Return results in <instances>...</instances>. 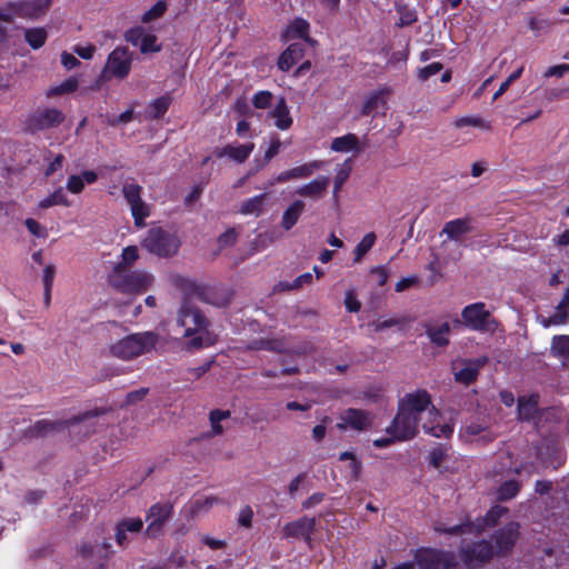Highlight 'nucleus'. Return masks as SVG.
<instances>
[{
	"instance_id": "49",
	"label": "nucleus",
	"mask_w": 569,
	"mask_h": 569,
	"mask_svg": "<svg viewBox=\"0 0 569 569\" xmlns=\"http://www.w3.org/2000/svg\"><path fill=\"white\" fill-rule=\"evenodd\" d=\"M273 94L268 90H260L252 97V104L257 109H267L272 104Z\"/></svg>"
},
{
	"instance_id": "54",
	"label": "nucleus",
	"mask_w": 569,
	"mask_h": 569,
	"mask_svg": "<svg viewBox=\"0 0 569 569\" xmlns=\"http://www.w3.org/2000/svg\"><path fill=\"white\" fill-rule=\"evenodd\" d=\"M252 518H253V510L249 505H247V506L242 507L239 512L238 523H239V526L249 529L252 527Z\"/></svg>"
},
{
	"instance_id": "34",
	"label": "nucleus",
	"mask_w": 569,
	"mask_h": 569,
	"mask_svg": "<svg viewBox=\"0 0 569 569\" xmlns=\"http://www.w3.org/2000/svg\"><path fill=\"white\" fill-rule=\"evenodd\" d=\"M267 200V193H260L252 198L244 200L240 208V213L242 214H253L259 217L264 209V203Z\"/></svg>"
},
{
	"instance_id": "60",
	"label": "nucleus",
	"mask_w": 569,
	"mask_h": 569,
	"mask_svg": "<svg viewBox=\"0 0 569 569\" xmlns=\"http://www.w3.org/2000/svg\"><path fill=\"white\" fill-rule=\"evenodd\" d=\"M398 11L400 13L399 21L397 22L398 27L410 26L417 21V16L413 11H409L406 8L403 9V11L402 9H399Z\"/></svg>"
},
{
	"instance_id": "11",
	"label": "nucleus",
	"mask_w": 569,
	"mask_h": 569,
	"mask_svg": "<svg viewBox=\"0 0 569 569\" xmlns=\"http://www.w3.org/2000/svg\"><path fill=\"white\" fill-rule=\"evenodd\" d=\"M415 565L419 569H453L457 562L450 552L425 548L416 551Z\"/></svg>"
},
{
	"instance_id": "23",
	"label": "nucleus",
	"mask_w": 569,
	"mask_h": 569,
	"mask_svg": "<svg viewBox=\"0 0 569 569\" xmlns=\"http://www.w3.org/2000/svg\"><path fill=\"white\" fill-rule=\"evenodd\" d=\"M390 94V89L385 87L379 90H376L371 92L363 101L360 116L361 117H369L373 116L375 112L379 109H386L387 108V100L386 98Z\"/></svg>"
},
{
	"instance_id": "51",
	"label": "nucleus",
	"mask_w": 569,
	"mask_h": 569,
	"mask_svg": "<svg viewBox=\"0 0 569 569\" xmlns=\"http://www.w3.org/2000/svg\"><path fill=\"white\" fill-rule=\"evenodd\" d=\"M161 46L157 43L154 34H143L140 41V51L142 53L159 52Z\"/></svg>"
},
{
	"instance_id": "56",
	"label": "nucleus",
	"mask_w": 569,
	"mask_h": 569,
	"mask_svg": "<svg viewBox=\"0 0 569 569\" xmlns=\"http://www.w3.org/2000/svg\"><path fill=\"white\" fill-rule=\"evenodd\" d=\"M238 234L233 228L228 229L218 237V243L221 248L229 247L236 243Z\"/></svg>"
},
{
	"instance_id": "47",
	"label": "nucleus",
	"mask_w": 569,
	"mask_h": 569,
	"mask_svg": "<svg viewBox=\"0 0 569 569\" xmlns=\"http://www.w3.org/2000/svg\"><path fill=\"white\" fill-rule=\"evenodd\" d=\"M167 10V3L162 0L157 1L149 10H147L141 21L143 23H150L159 18H161Z\"/></svg>"
},
{
	"instance_id": "53",
	"label": "nucleus",
	"mask_w": 569,
	"mask_h": 569,
	"mask_svg": "<svg viewBox=\"0 0 569 569\" xmlns=\"http://www.w3.org/2000/svg\"><path fill=\"white\" fill-rule=\"evenodd\" d=\"M24 226L27 227L28 231L37 238L48 237L47 228L41 226L37 220L32 218L26 219Z\"/></svg>"
},
{
	"instance_id": "37",
	"label": "nucleus",
	"mask_w": 569,
	"mask_h": 569,
	"mask_svg": "<svg viewBox=\"0 0 569 569\" xmlns=\"http://www.w3.org/2000/svg\"><path fill=\"white\" fill-rule=\"evenodd\" d=\"M569 287L565 290L561 300L557 306V312L550 318L552 325H563L569 320Z\"/></svg>"
},
{
	"instance_id": "58",
	"label": "nucleus",
	"mask_w": 569,
	"mask_h": 569,
	"mask_svg": "<svg viewBox=\"0 0 569 569\" xmlns=\"http://www.w3.org/2000/svg\"><path fill=\"white\" fill-rule=\"evenodd\" d=\"M316 351L313 343L310 340H303L296 346L290 352L298 356H308Z\"/></svg>"
},
{
	"instance_id": "38",
	"label": "nucleus",
	"mask_w": 569,
	"mask_h": 569,
	"mask_svg": "<svg viewBox=\"0 0 569 569\" xmlns=\"http://www.w3.org/2000/svg\"><path fill=\"white\" fill-rule=\"evenodd\" d=\"M52 206H63V207H70L71 201L66 196L63 189L60 187L57 190H54L52 193H50L48 197L42 199L39 202V208L41 209H48Z\"/></svg>"
},
{
	"instance_id": "15",
	"label": "nucleus",
	"mask_w": 569,
	"mask_h": 569,
	"mask_svg": "<svg viewBox=\"0 0 569 569\" xmlns=\"http://www.w3.org/2000/svg\"><path fill=\"white\" fill-rule=\"evenodd\" d=\"M419 420L401 408H397V415L386 428L388 435H396L398 441H408L418 435Z\"/></svg>"
},
{
	"instance_id": "9",
	"label": "nucleus",
	"mask_w": 569,
	"mask_h": 569,
	"mask_svg": "<svg viewBox=\"0 0 569 569\" xmlns=\"http://www.w3.org/2000/svg\"><path fill=\"white\" fill-rule=\"evenodd\" d=\"M66 119L64 113L57 108H38L26 121V130L31 133L59 127Z\"/></svg>"
},
{
	"instance_id": "22",
	"label": "nucleus",
	"mask_w": 569,
	"mask_h": 569,
	"mask_svg": "<svg viewBox=\"0 0 569 569\" xmlns=\"http://www.w3.org/2000/svg\"><path fill=\"white\" fill-rule=\"evenodd\" d=\"M305 50V43L293 42L289 44L278 58V68L283 72L289 71L297 62L303 58Z\"/></svg>"
},
{
	"instance_id": "4",
	"label": "nucleus",
	"mask_w": 569,
	"mask_h": 569,
	"mask_svg": "<svg viewBox=\"0 0 569 569\" xmlns=\"http://www.w3.org/2000/svg\"><path fill=\"white\" fill-rule=\"evenodd\" d=\"M509 509L501 505L492 506L483 517L477 518L475 521H470L467 519L466 521L456 525V526H445L438 525L436 526V531L450 535V536H459L463 533H475L480 535L487 528L496 527L500 519L508 513Z\"/></svg>"
},
{
	"instance_id": "17",
	"label": "nucleus",
	"mask_w": 569,
	"mask_h": 569,
	"mask_svg": "<svg viewBox=\"0 0 569 569\" xmlns=\"http://www.w3.org/2000/svg\"><path fill=\"white\" fill-rule=\"evenodd\" d=\"M339 421L337 423V428L340 431H346L348 429L362 432L367 431L371 428L373 417L370 411L358 409V408H348L339 413Z\"/></svg>"
},
{
	"instance_id": "39",
	"label": "nucleus",
	"mask_w": 569,
	"mask_h": 569,
	"mask_svg": "<svg viewBox=\"0 0 569 569\" xmlns=\"http://www.w3.org/2000/svg\"><path fill=\"white\" fill-rule=\"evenodd\" d=\"M377 240L373 232L365 234L361 241L356 246L353 250V262H360L362 258L372 249Z\"/></svg>"
},
{
	"instance_id": "52",
	"label": "nucleus",
	"mask_w": 569,
	"mask_h": 569,
	"mask_svg": "<svg viewBox=\"0 0 569 569\" xmlns=\"http://www.w3.org/2000/svg\"><path fill=\"white\" fill-rule=\"evenodd\" d=\"M443 69V64L441 62H432L423 68L418 70V78L421 81H427L432 76H436Z\"/></svg>"
},
{
	"instance_id": "46",
	"label": "nucleus",
	"mask_w": 569,
	"mask_h": 569,
	"mask_svg": "<svg viewBox=\"0 0 569 569\" xmlns=\"http://www.w3.org/2000/svg\"><path fill=\"white\" fill-rule=\"evenodd\" d=\"M422 429L426 433L431 435L436 438H449L453 432V426L450 423L432 425L423 423Z\"/></svg>"
},
{
	"instance_id": "29",
	"label": "nucleus",
	"mask_w": 569,
	"mask_h": 569,
	"mask_svg": "<svg viewBox=\"0 0 569 569\" xmlns=\"http://www.w3.org/2000/svg\"><path fill=\"white\" fill-rule=\"evenodd\" d=\"M470 218H458L445 223L441 233H446L448 239L458 241L461 236L471 231Z\"/></svg>"
},
{
	"instance_id": "27",
	"label": "nucleus",
	"mask_w": 569,
	"mask_h": 569,
	"mask_svg": "<svg viewBox=\"0 0 569 569\" xmlns=\"http://www.w3.org/2000/svg\"><path fill=\"white\" fill-rule=\"evenodd\" d=\"M310 24L303 18H296L291 21L286 30L282 33V38L284 41H290L293 39H302L307 42H311L309 37Z\"/></svg>"
},
{
	"instance_id": "16",
	"label": "nucleus",
	"mask_w": 569,
	"mask_h": 569,
	"mask_svg": "<svg viewBox=\"0 0 569 569\" xmlns=\"http://www.w3.org/2000/svg\"><path fill=\"white\" fill-rule=\"evenodd\" d=\"M132 57L126 47H117L113 49L107 59V63L103 70L107 79L117 78L124 79L128 77L131 70Z\"/></svg>"
},
{
	"instance_id": "43",
	"label": "nucleus",
	"mask_w": 569,
	"mask_h": 569,
	"mask_svg": "<svg viewBox=\"0 0 569 569\" xmlns=\"http://www.w3.org/2000/svg\"><path fill=\"white\" fill-rule=\"evenodd\" d=\"M78 87H79L78 79L74 77H70V78L66 79L63 82H61L60 84L52 87L48 91V96L52 97V96H61V94H66V93H71V92H74L78 89Z\"/></svg>"
},
{
	"instance_id": "32",
	"label": "nucleus",
	"mask_w": 569,
	"mask_h": 569,
	"mask_svg": "<svg viewBox=\"0 0 569 569\" xmlns=\"http://www.w3.org/2000/svg\"><path fill=\"white\" fill-rule=\"evenodd\" d=\"M171 103L172 97L169 92L152 100L148 106V117L153 120L162 118L169 110Z\"/></svg>"
},
{
	"instance_id": "63",
	"label": "nucleus",
	"mask_w": 569,
	"mask_h": 569,
	"mask_svg": "<svg viewBox=\"0 0 569 569\" xmlns=\"http://www.w3.org/2000/svg\"><path fill=\"white\" fill-rule=\"evenodd\" d=\"M567 71H569V64H557V66H552V67H549L545 73H543V77L545 78H550V77H558V78H561Z\"/></svg>"
},
{
	"instance_id": "30",
	"label": "nucleus",
	"mask_w": 569,
	"mask_h": 569,
	"mask_svg": "<svg viewBox=\"0 0 569 569\" xmlns=\"http://www.w3.org/2000/svg\"><path fill=\"white\" fill-rule=\"evenodd\" d=\"M306 204L302 200H295L282 213L281 219V227L289 231L291 230L297 222L299 221V218L301 217L302 212L305 211Z\"/></svg>"
},
{
	"instance_id": "13",
	"label": "nucleus",
	"mask_w": 569,
	"mask_h": 569,
	"mask_svg": "<svg viewBox=\"0 0 569 569\" xmlns=\"http://www.w3.org/2000/svg\"><path fill=\"white\" fill-rule=\"evenodd\" d=\"M142 187L136 182H126L122 186V193L131 209V214L134 226L142 228L146 226V218L149 217L150 211L148 206L141 198Z\"/></svg>"
},
{
	"instance_id": "36",
	"label": "nucleus",
	"mask_w": 569,
	"mask_h": 569,
	"mask_svg": "<svg viewBox=\"0 0 569 569\" xmlns=\"http://www.w3.org/2000/svg\"><path fill=\"white\" fill-rule=\"evenodd\" d=\"M522 485L519 480L510 479L503 481L497 490V499L499 501H508L513 499L520 491Z\"/></svg>"
},
{
	"instance_id": "59",
	"label": "nucleus",
	"mask_w": 569,
	"mask_h": 569,
	"mask_svg": "<svg viewBox=\"0 0 569 569\" xmlns=\"http://www.w3.org/2000/svg\"><path fill=\"white\" fill-rule=\"evenodd\" d=\"M54 277H56V267L53 264L46 266V268L43 269V274H42L43 288L52 289Z\"/></svg>"
},
{
	"instance_id": "45",
	"label": "nucleus",
	"mask_w": 569,
	"mask_h": 569,
	"mask_svg": "<svg viewBox=\"0 0 569 569\" xmlns=\"http://www.w3.org/2000/svg\"><path fill=\"white\" fill-rule=\"evenodd\" d=\"M340 461L350 460L349 469L352 480H358L362 470V463L357 456L351 451H343L339 455Z\"/></svg>"
},
{
	"instance_id": "64",
	"label": "nucleus",
	"mask_w": 569,
	"mask_h": 569,
	"mask_svg": "<svg viewBox=\"0 0 569 569\" xmlns=\"http://www.w3.org/2000/svg\"><path fill=\"white\" fill-rule=\"evenodd\" d=\"M61 63L67 70H72L80 66V61L73 54L67 51L61 53Z\"/></svg>"
},
{
	"instance_id": "26",
	"label": "nucleus",
	"mask_w": 569,
	"mask_h": 569,
	"mask_svg": "<svg viewBox=\"0 0 569 569\" xmlns=\"http://www.w3.org/2000/svg\"><path fill=\"white\" fill-rule=\"evenodd\" d=\"M423 327L426 329L427 337L433 346L445 348L449 345V335L451 332L449 322L445 321L439 326L427 323Z\"/></svg>"
},
{
	"instance_id": "28",
	"label": "nucleus",
	"mask_w": 569,
	"mask_h": 569,
	"mask_svg": "<svg viewBox=\"0 0 569 569\" xmlns=\"http://www.w3.org/2000/svg\"><path fill=\"white\" fill-rule=\"evenodd\" d=\"M269 117L274 119V126L280 130H288L293 122L283 97L278 99L274 108L269 112Z\"/></svg>"
},
{
	"instance_id": "33",
	"label": "nucleus",
	"mask_w": 569,
	"mask_h": 569,
	"mask_svg": "<svg viewBox=\"0 0 569 569\" xmlns=\"http://www.w3.org/2000/svg\"><path fill=\"white\" fill-rule=\"evenodd\" d=\"M331 150L336 152L359 151V138L355 133L337 137L331 142Z\"/></svg>"
},
{
	"instance_id": "18",
	"label": "nucleus",
	"mask_w": 569,
	"mask_h": 569,
	"mask_svg": "<svg viewBox=\"0 0 569 569\" xmlns=\"http://www.w3.org/2000/svg\"><path fill=\"white\" fill-rule=\"evenodd\" d=\"M53 0H18L10 1L17 17L37 20L51 7Z\"/></svg>"
},
{
	"instance_id": "31",
	"label": "nucleus",
	"mask_w": 569,
	"mask_h": 569,
	"mask_svg": "<svg viewBox=\"0 0 569 569\" xmlns=\"http://www.w3.org/2000/svg\"><path fill=\"white\" fill-rule=\"evenodd\" d=\"M329 184L330 179L328 177H319L310 181L309 183L301 186L297 190V193L301 197L319 198L326 192Z\"/></svg>"
},
{
	"instance_id": "14",
	"label": "nucleus",
	"mask_w": 569,
	"mask_h": 569,
	"mask_svg": "<svg viewBox=\"0 0 569 569\" xmlns=\"http://www.w3.org/2000/svg\"><path fill=\"white\" fill-rule=\"evenodd\" d=\"M174 512L173 505L169 501L157 502L147 511V521H149L146 536L158 538L163 532L164 525L172 518Z\"/></svg>"
},
{
	"instance_id": "62",
	"label": "nucleus",
	"mask_w": 569,
	"mask_h": 569,
	"mask_svg": "<svg viewBox=\"0 0 569 569\" xmlns=\"http://www.w3.org/2000/svg\"><path fill=\"white\" fill-rule=\"evenodd\" d=\"M149 388H140L138 390L130 391L127 395L126 402L128 405H134L141 400L144 399V397L148 395Z\"/></svg>"
},
{
	"instance_id": "3",
	"label": "nucleus",
	"mask_w": 569,
	"mask_h": 569,
	"mask_svg": "<svg viewBox=\"0 0 569 569\" xmlns=\"http://www.w3.org/2000/svg\"><path fill=\"white\" fill-rule=\"evenodd\" d=\"M107 281L118 292L140 293L151 287L153 277L144 270H121V266H114Z\"/></svg>"
},
{
	"instance_id": "20",
	"label": "nucleus",
	"mask_w": 569,
	"mask_h": 569,
	"mask_svg": "<svg viewBox=\"0 0 569 569\" xmlns=\"http://www.w3.org/2000/svg\"><path fill=\"white\" fill-rule=\"evenodd\" d=\"M487 362L488 358L486 356L473 360H466L465 366L455 373V380L466 386L473 383L479 376L480 369Z\"/></svg>"
},
{
	"instance_id": "44",
	"label": "nucleus",
	"mask_w": 569,
	"mask_h": 569,
	"mask_svg": "<svg viewBox=\"0 0 569 569\" xmlns=\"http://www.w3.org/2000/svg\"><path fill=\"white\" fill-rule=\"evenodd\" d=\"M551 350L556 356L569 359V336H555L552 338Z\"/></svg>"
},
{
	"instance_id": "19",
	"label": "nucleus",
	"mask_w": 569,
	"mask_h": 569,
	"mask_svg": "<svg viewBox=\"0 0 569 569\" xmlns=\"http://www.w3.org/2000/svg\"><path fill=\"white\" fill-rule=\"evenodd\" d=\"M315 527V518L303 517L286 523L282 528V532L284 538H305L309 540Z\"/></svg>"
},
{
	"instance_id": "25",
	"label": "nucleus",
	"mask_w": 569,
	"mask_h": 569,
	"mask_svg": "<svg viewBox=\"0 0 569 569\" xmlns=\"http://www.w3.org/2000/svg\"><path fill=\"white\" fill-rule=\"evenodd\" d=\"M254 149V143H246V144H239V146H231L227 144L223 148L216 149L214 154L218 158L222 157H229L233 161L238 163H243L251 154V152Z\"/></svg>"
},
{
	"instance_id": "10",
	"label": "nucleus",
	"mask_w": 569,
	"mask_h": 569,
	"mask_svg": "<svg viewBox=\"0 0 569 569\" xmlns=\"http://www.w3.org/2000/svg\"><path fill=\"white\" fill-rule=\"evenodd\" d=\"M398 407L412 415L419 421L420 415L426 410L429 411L430 416H439L438 410L432 405L431 396L426 389H417L413 392L406 393L398 401Z\"/></svg>"
},
{
	"instance_id": "55",
	"label": "nucleus",
	"mask_w": 569,
	"mask_h": 569,
	"mask_svg": "<svg viewBox=\"0 0 569 569\" xmlns=\"http://www.w3.org/2000/svg\"><path fill=\"white\" fill-rule=\"evenodd\" d=\"M67 189L74 194H79L84 189L83 179L80 174H71L67 181Z\"/></svg>"
},
{
	"instance_id": "6",
	"label": "nucleus",
	"mask_w": 569,
	"mask_h": 569,
	"mask_svg": "<svg viewBox=\"0 0 569 569\" xmlns=\"http://www.w3.org/2000/svg\"><path fill=\"white\" fill-rule=\"evenodd\" d=\"M461 318L466 327L473 331L493 332L498 321L486 309L483 302H475L466 306L461 311Z\"/></svg>"
},
{
	"instance_id": "1",
	"label": "nucleus",
	"mask_w": 569,
	"mask_h": 569,
	"mask_svg": "<svg viewBox=\"0 0 569 569\" xmlns=\"http://www.w3.org/2000/svg\"><path fill=\"white\" fill-rule=\"evenodd\" d=\"M177 325L184 329L183 337H191L186 345L188 350L201 349L204 346L202 333L208 330L209 320L190 299L182 301Z\"/></svg>"
},
{
	"instance_id": "21",
	"label": "nucleus",
	"mask_w": 569,
	"mask_h": 569,
	"mask_svg": "<svg viewBox=\"0 0 569 569\" xmlns=\"http://www.w3.org/2000/svg\"><path fill=\"white\" fill-rule=\"evenodd\" d=\"M319 161H311L308 163H303L301 166L291 168L289 170L281 171L279 174L276 176L274 182L277 183H284L290 180L296 179H306L313 174L316 170L320 168Z\"/></svg>"
},
{
	"instance_id": "7",
	"label": "nucleus",
	"mask_w": 569,
	"mask_h": 569,
	"mask_svg": "<svg viewBox=\"0 0 569 569\" xmlns=\"http://www.w3.org/2000/svg\"><path fill=\"white\" fill-rule=\"evenodd\" d=\"M460 559L468 568H480L489 563L495 557V548L491 541L481 539L461 546Z\"/></svg>"
},
{
	"instance_id": "41",
	"label": "nucleus",
	"mask_w": 569,
	"mask_h": 569,
	"mask_svg": "<svg viewBox=\"0 0 569 569\" xmlns=\"http://www.w3.org/2000/svg\"><path fill=\"white\" fill-rule=\"evenodd\" d=\"M231 413L229 410L213 409L209 413V421L211 425V435L220 436L223 433V427L221 421L230 418Z\"/></svg>"
},
{
	"instance_id": "24",
	"label": "nucleus",
	"mask_w": 569,
	"mask_h": 569,
	"mask_svg": "<svg viewBox=\"0 0 569 569\" xmlns=\"http://www.w3.org/2000/svg\"><path fill=\"white\" fill-rule=\"evenodd\" d=\"M539 395L521 396L517 400V417L520 421H531L538 413Z\"/></svg>"
},
{
	"instance_id": "61",
	"label": "nucleus",
	"mask_w": 569,
	"mask_h": 569,
	"mask_svg": "<svg viewBox=\"0 0 569 569\" xmlns=\"http://www.w3.org/2000/svg\"><path fill=\"white\" fill-rule=\"evenodd\" d=\"M313 280V276L311 272H305L297 277L289 286V289H300L305 284H310Z\"/></svg>"
},
{
	"instance_id": "12",
	"label": "nucleus",
	"mask_w": 569,
	"mask_h": 569,
	"mask_svg": "<svg viewBox=\"0 0 569 569\" xmlns=\"http://www.w3.org/2000/svg\"><path fill=\"white\" fill-rule=\"evenodd\" d=\"M520 537V525L517 521H509L495 530L491 535L495 556L505 557L511 553Z\"/></svg>"
},
{
	"instance_id": "5",
	"label": "nucleus",
	"mask_w": 569,
	"mask_h": 569,
	"mask_svg": "<svg viewBox=\"0 0 569 569\" xmlns=\"http://www.w3.org/2000/svg\"><path fill=\"white\" fill-rule=\"evenodd\" d=\"M141 247L159 258H171L178 253L181 241L176 233L158 227L147 231Z\"/></svg>"
},
{
	"instance_id": "42",
	"label": "nucleus",
	"mask_w": 569,
	"mask_h": 569,
	"mask_svg": "<svg viewBox=\"0 0 569 569\" xmlns=\"http://www.w3.org/2000/svg\"><path fill=\"white\" fill-rule=\"evenodd\" d=\"M139 259V251L136 246H128L121 252V260L114 266H121V270L131 269L132 264Z\"/></svg>"
},
{
	"instance_id": "2",
	"label": "nucleus",
	"mask_w": 569,
	"mask_h": 569,
	"mask_svg": "<svg viewBox=\"0 0 569 569\" xmlns=\"http://www.w3.org/2000/svg\"><path fill=\"white\" fill-rule=\"evenodd\" d=\"M159 336L152 331L126 336L109 347L110 355L121 360H132L153 350Z\"/></svg>"
},
{
	"instance_id": "40",
	"label": "nucleus",
	"mask_w": 569,
	"mask_h": 569,
	"mask_svg": "<svg viewBox=\"0 0 569 569\" xmlns=\"http://www.w3.org/2000/svg\"><path fill=\"white\" fill-rule=\"evenodd\" d=\"M253 349L256 350H268L278 353H287L289 350L284 347L282 340L261 338L253 342Z\"/></svg>"
},
{
	"instance_id": "50",
	"label": "nucleus",
	"mask_w": 569,
	"mask_h": 569,
	"mask_svg": "<svg viewBox=\"0 0 569 569\" xmlns=\"http://www.w3.org/2000/svg\"><path fill=\"white\" fill-rule=\"evenodd\" d=\"M448 453L446 448H443L441 445H438L437 447L432 448L429 452V465L436 469H438L441 463L446 460Z\"/></svg>"
},
{
	"instance_id": "35",
	"label": "nucleus",
	"mask_w": 569,
	"mask_h": 569,
	"mask_svg": "<svg viewBox=\"0 0 569 569\" xmlns=\"http://www.w3.org/2000/svg\"><path fill=\"white\" fill-rule=\"evenodd\" d=\"M48 39V31L43 27L24 29V40L33 49L42 48Z\"/></svg>"
},
{
	"instance_id": "8",
	"label": "nucleus",
	"mask_w": 569,
	"mask_h": 569,
	"mask_svg": "<svg viewBox=\"0 0 569 569\" xmlns=\"http://www.w3.org/2000/svg\"><path fill=\"white\" fill-rule=\"evenodd\" d=\"M98 411H88L79 416H74L69 420L52 421L49 419L37 420L32 426L27 428L23 432L26 438L39 439L48 436L49 433L64 429L66 427L84 421L91 417H97Z\"/></svg>"
},
{
	"instance_id": "48",
	"label": "nucleus",
	"mask_w": 569,
	"mask_h": 569,
	"mask_svg": "<svg viewBox=\"0 0 569 569\" xmlns=\"http://www.w3.org/2000/svg\"><path fill=\"white\" fill-rule=\"evenodd\" d=\"M117 527L123 529L126 532L138 533L143 528V521L141 518H124L117 523Z\"/></svg>"
},
{
	"instance_id": "57",
	"label": "nucleus",
	"mask_w": 569,
	"mask_h": 569,
	"mask_svg": "<svg viewBox=\"0 0 569 569\" xmlns=\"http://www.w3.org/2000/svg\"><path fill=\"white\" fill-rule=\"evenodd\" d=\"M370 274L375 277L379 287H382L388 282L389 273L388 270L382 266L371 268Z\"/></svg>"
}]
</instances>
